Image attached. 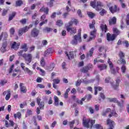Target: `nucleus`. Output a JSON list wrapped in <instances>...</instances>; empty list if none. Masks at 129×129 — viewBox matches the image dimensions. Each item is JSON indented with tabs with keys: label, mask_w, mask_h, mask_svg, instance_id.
Wrapping results in <instances>:
<instances>
[{
	"label": "nucleus",
	"mask_w": 129,
	"mask_h": 129,
	"mask_svg": "<svg viewBox=\"0 0 129 129\" xmlns=\"http://www.w3.org/2000/svg\"><path fill=\"white\" fill-rule=\"evenodd\" d=\"M94 89H95V95H97V90L99 91H101L102 90V88L100 87H94Z\"/></svg>",
	"instance_id": "c85d7f7f"
},
{
	"label": "nucleus",
	"mask_w": 129,
	"mask_h": 129,
	"mask_svg": "<svg viewBox=\"0 0 129 129\" xmlns=\"http://www.w3.org/2000/svg\"><path fill=\"white\" fill-rule=\"evenodd\" d=\"M90 68H92V64H91L86 66V67H83L81 69V72H82L83 73H87V72H88V70H89Z\"/></svg>",
	"instance_id": "1a4fd4ad"
},
{
	"label": "nucleus",
	"mask_w": 129,
	"mask_h": 129,
	"mask_svg": "<svg viewBox=\"0 0 129 129\" xmlns=\"http://www.w3.org/2000/svg\"><path fill=\"white\" fill-rule=\"evenodd\" d=\"M95 128L97 129H103V127L100 125V124H97L95 125Z\"/></svg>",
	"instance_id": "3c124183"
},
{
	"label": "nucleus",
	"mask_w": 129,
	"mask_h": 129,
	"mask_svg": "<svg viewBox=\"0 0 129 129\" xmlns=\"http://www.w3.org/2000/svg\"><path fill=\"white\" fill-rule=\"evenodd\" d=\"M77 14L79 17H80V18H82V13H81V10L80 9H79L78 10Z\"/></svg>",
	"instance_id": "6e6d98bb"
},
{
	"label": "nucleus",
	"mask_w": 129,
	"mask_h": 129,
	"mask_svg": "<svg viewBox=\"0 0 129 129\" xmlns=\"http://www.w3.org/2000/svg\"><path fill=\"white\" fill-rule=\"evenodd\" d=\"M105 50V47L104 46H100L99 48V52H103Z\"/></svg>",
	"instance_id": "864d4df0"
},
{
	"label": "nucleus",
	"mask_w": 129,
	"mask_h": 129,
	"mask_svg": "<svg viewBox=\"0 0 129 129\" xmlns=\"http://www.w3.org/2000/svg\"><path fill=\"white\" fill-rule=\"evenodd\" d=\"M14 67L15 66L14 64L11 66L10 69H9V74H11L13 72V70H14Z\"/></svg>",
	"instance_id": "13d9d810"
},
{
	"label": "nucleus",
	"mask_w": 129,
	"mask_h": 129,
	"mask_svg": "<svg viewBox=\"0 0 129 129\" xmlns=\"http://www.w3.org/2000/svg\"><path fill=\"white\" fill-rule=\"evenodd\" d=\"M106 14V11L104 10V9H103L102 11L100 12V15L101 16H104Z\"/></svg>",
	"instance_id": "8fccbe9b"
},
{
	"label": "nucleus",
	"mask_w": 129,
	"mask_h": 129,
	"mask_svg": "<svg viewBox=\"0 0 129 129\" xmlns=\"http://www.w3.org/2000/svg\"><path fill=\"white\" fill-rule=\"evenodd\" d=\"M55 67V64H54V63H52L50 67H48L47 69L48 70V71H52V70H53V69H54Z\"/></svg>",
	"instance_id": "f704fd0d"
},
{
	"label": "nucleus",
	"mask_w": 129,
	"mask_h": 129,
	"mask_svg": "<svg viewBox=\"0 0 129 129\" xmlns=\"http://www.w3.org/2000/svg\"><path fill=\"white\" fill-rule=\"evenodd\" d=\"M96 29H94V31H91L90 32V41L91 40H93V39H95V37H96Z\"/></svg>",
	"instance_id": "f8f14e48"
},
{
	"label": "nucleus",
	"mask_w": 129,
	"mask_h": 129,
	"mask_svg": "<svg viewBox=\"0 0 129 129\" xmlns=\"http://www.w3.org/2000/svg\"><path fill=\"white\" fill-rule=\"evenodd\" d=\"M109 10L110 12L112 14H114V13H117V12H119V8H117V6L116 5H114L112 6H110V3L107 5Z\"/></svg>",
	"instance_id": "39448f33"
},
{
	"label": "nucleus",
	"mask_w": 129,
	"mask_h": 129,
	"mask_svg": "<svg viewBox=\"0 0 129 129\" xmlns=\"http://www.w3.org/2000/svg\"><path fill=\"white\" fill-rule=\"evenodd\" d=\"M8 94L5 97L6 100H9L11 98V91L10 90L7 91Z\"/></svg>",
	"instance_id": "2f4dec72"
},
{
	"label": "nucleus",
	"mask_w": 129,
	"mask_h": 129,
	"mask_svg": "<svg viewBox=\"0 0 129 129\" xmlns=\"http://www.w3.org/2000/svg\"><path fill=\"white\" fill-rule=\"evenodd\" d=\"M100 28L102 31V32H104V33H106V31H107V26H106L105 25L101 24Z\"/></svg>",
	"instance_id": "5701e85b"
},
{
	"label": "nucleus",
	"mask_w": 129,
	"mask_h": 129,
	"mask_svg": "<svg viewBox=\"0 0 129 129\" xmlns=\"http://www.w3.org/2000/svg\"><path fill=\"white\" fill-rule=\"evenodd\" d=\"M42 44L43 45V46H46V45L48 44V41H47L46 40H43L42 41Z\"/></svg>",
	"instance_id": "69168bd1"
},
{
	"label": "nucleus",
	"mask_w": 129,
	"mask_h": 129,
	"mask_svg": "<svg viewBox=\"0 0 129 129\" xmlns=\"http://www.w3.org/2000/svg\"><path fill=\"white\" fill-rule=\"evenodd\" d=\"M126 25H127V26H129V13L127 15V18H126Z\"/></svg>",
	"instance_id": "338daca9"
},
{
	"label": "nucleus",
	"mask_w": 129,
	"mask_h": 129,
	"mask_svg": "<svg viewBox=\"0 0 129 129\" xmlns=\"http://www.w3.org/2000/svg\"><path fill=\"white\" fill-rule=\"evenodd\" d=\"M53 52V50H52V48H48L45 51L44 53V57H47L49 54H51Z\"/></svg>",
	"instance_id": "6ab92c4d"
},
{
	"label": "nucleus",
	"mask_w": 129,
	"mask_h": 129,
	"mask_svg": "<svg viewBox=\"0 0 129 129\" xmlns=\"http://www.w3.org/2000/svg\"><path fill=\"white\" fill-rule=\"evenodd\" d=\"M30 115H32V110L30 109H27V111L25 115V117H29V116H30Z\"/></svg>",
	"instance_id": "72a5a7b5"
},
{
	"label": "nucleus",
	"mask_w": 129,
	"mask_h": 129,
	"mask_svg": "<svg viewBox=\"0 0 129 129\" xmlns=\"http://www.w3.org/2000/svg\"><path fill=\"white\" fill-rule=\"evenodd\" d=\"M111 70V73L112 74H115L116 73V71L115 69H113V67L110 68Z\"/></svg>",
	"instance_id": "603ef678"
},
{
	"label": "nucleus",
	"mask_w": 129,
	"mask_h": 129,
	"mask_svg": "<svg viewBox=\"0 0 129 129\" xmlns=\"http://www.w3.org/2000/svg\"><path fill=\"white\" fill-rule=\"evenodd\" d=\"M78 42L81 43L82 40L81 39V29H79L78 35H75L74 36L73 39L71 41V44L76 46L78 44Z\"/></svg>",
	"instance_id": "f257e3e1"
},
{
	"label": "nucleus",
	"mask_w": 129,
	"mask_h": 129,
	"mask_svg": "<svg viewBox=\"0 0 129 129\" xmlns=\"http://www.w3.org/2000/svg\"><path fill=\"white\" fill-rule=\"evenodd\" d=\"M8 46V41H5L3 43V45H2V47H4V48H6Z\"/></svg>",
	"instance_id": "680f3d73"
},
{
	"label": "nucleus",
	"mask_w": 129,
	"mask_h": 129,
	"mask_svg": "<svg viewBox=\"0 0 129 129\" xmlns=\"http://www.w3.org/2000/svg\"><path fill=\"white\" fill-rule=\"evenodd\" d=\"M63 25V21L60 20H57L56 21V26H58V27H61Z\"/></svg>",
	"instance_id": "58836bf2"
},
{
	"label": "nucleus",
	"mask_w": 129,
	"mask_h": 129,
	"mask_svg": "<svg viewBox=\"0 0 129 129\" xmlns=\"http://www.w3.org/2000/svg\"><path fill=\"white\" fill-rule=\"evenodd\" d=\"M21 115H22V114L21 113V112H18L16 114H14V117H15V118H16L17 117H18V118H20L21 117Z\"/></svg>",
	"instance_id": "79ce46f5"
},
{
	"label": "nucleus",
	"mask_w": 129,
	"mask_h": 129,
	"mask_svg": "<svg viewBox=\"0 0 129 129\" xmlns=\"http://www.w3.org/2000/svg\"><path fill=\"white\" fill-rule=\"evenodd\" d=\"M16 16V12H13L11 14L9 15V18L8 21H12L14 19V17Z\"/></svg>",
	"instance_id": "cd10ccee"
},
{
	"label": "nucleus",
	"mask_w": 129,
	"mask_h": 129,
	"mask_svg": "<svg viewBox=\"0 0 129 129\" xmlns=\"http://www.w3.org/2000/svg\"><path fill=\"white\" fill-rule=\"evenodd\" d=\"M24 84L21 83L20 84V91L23 93H26L27 92V89H26V87L23 86Z\"/></svg>",
	"instance_id": "4468645a"
},
{
	"label": "nucleus",
	"mask_w": 129,
	"mask_h": 129,
	"mask_svg": "<svg viewBox=\"0 0 129 129\" xmlns=\"http://www.w3.org/2000/svg\"><path fill=\"white\" fill-rule=\"evenodd\" d=\"M113 31L114 33V35H115L116 37L117 35H119V31L117 29V28H113Z\"/></svg>",
	"instance_id": "7c9ffc66"
},
{
	"label": "nucleus",
	"mask_w": 129,
	"mask_h": 129,
	"mask_svg": "<svg viewBox=\"0 0 129 129\" xmlns=\"http://www.w3.org/2000/svg\"><path fill=\"white\" fill-rule=\"evenodd\" d=\"M39 12H43L45 15H48L49 14V8L48 7H42L40 10Z\"/></svg>",
	"instance_id": "ddd939ff"
},
{
	"label": "nucleus",
	"mask_w": 129,
	"mask_h": 129,
	"mask_svg": "<svg viewBox=\"0 0 129 129\" xmlns=\"http://www.w3.org/2000/svg\"><path fill=\"white\" fill-rule=\"evenodd\" d=\"M40 33V31L36 28H34L31 30V35L33 38H37Z\"/></svg>",
	"instance_id": "423d86ee"
},
{
	"label": "nucleus",
	"mask_w": 129,
	"mask_h": 129,
	"mask_svg": "<svg viewBox=\"0 0 129 129\" xmlns=\"http://www.w3.org/2000/svg\"><path fill=\"white\" fill-rule=\"evenodd\" d=\"M93 53H94V48L92 47L91 49H90L89 52L87 53V58H88V57H92Z\"/></svg>",
	"instance_id": "412c9836"
},
{
	"label": "nucleus",
	"mask_w": 129,
	"mask_h": 129,
	"mask_svg": "<svg viewBox=\"0 0 129 129\" xmlns=\"http://www.w3.org/2000/svg\"><path fill=\"white\" fill-rule=\"evenodd\" d=\"M115 34H112L111 35V34H110L109 33L107 34V40L109 42L110 41H113L114 39H115Z\"/></svg>",
	"instance_id": "9d476101"
},
{
	"label": "nucleus",
	"mask_w": 129,
	"mask_h": 129,
	"mask_svg": "<svg viewBox=\"0 0 129 129\" xmlns=\"http://www.w3.org/2000/svg\"><path fill=\"white\" fill-rule=\"evenodd\" d=\"M119 57L120 58V59L118 60L117 61V63L118 64H126V61H125V60H124V53L122 52V51H120L119 53Z\"/></svg>",
	"instance_id": "20e7f679"
},
{
	"label": "nucleus",
	"mask_w": 129,
	"mask_h": 129,
	"mask_svg": "<svg viewBox=\"0 0 129 129\" xmlns=\"http://www.w3.org/2000/svg\"><path fill=\"white\" fill-rule=\"evenodd\" d=\"M122 44H125V47L126 48H128L129 46V44H128V41L127 40H124V41L122 42Z\"/></svg>",
	"instance_id": "09e8293b"
},
{
	"label": "nucleus",
	"mask_w": 129,
	"mask_h": 129,
	"mask_svg": "<svg viewBox=\"0 0 129 129\" xmlns=\"http://www.w3.org/2000/svg\"><path fill=\"white\" fill-rule=\"evenodd\" d=\"M115 116L116 117H117V113H116L115 111L113 110V112L111 113V114H109V117H111V116Z\"/></svg>",
	"instance_id": "4c0bfd02"
},
{
	"label": "nucleus",
	"mask_w": 129,
	"mask_h": 129,
	"mask_svg": "<svg viewBox=\"0 0 129 129\" xmlns=\"http://www.w3.org/2000/svg\"><path fill=\"white\" fill-rule=\"evenodd\" d=\"M4 39L5 40V41H7V39H8V37L9 35H8V33H6V32H5L4 33Z\"/></svg>",
	"instance_id": "052dcab7"
},
{
	"label": "nucleus",
	"mask_w": 129,
	"mask_h": 129,
	"mask_svg": "<svg viewBox=\"0 0 129 129\" xmlns=\"http://www.w3.org/2000/svg\"><path fill=\"white\" fill-rule=\"evenodd\" d=\"M24 71L25 73L29 74V75H32L33 74V71L30 70V69H29L28 68H25V69L24 70Z\"/></svg>",
	"instance_id": "a878e982"
},
{
	"label": "nucleus",
	"mask_w": 129,
	"mask_h": 129,
	"mask_svg": "<svg viewBox=\"0 0 129 129\" xmlns=\"http://www.w3.org/2000/svg\"><path fill=\"white\" fill-rule=\"evenodd\" d=\"M53 31V28H50L48 27H44L43 29V33H50V32H52Z\"/></svg>",
	"instance_id": "aec40b11"
},
{
	"label": "nucleus",
	"mask_w": 129,
	"mask_h": 129,
	"mask_svg": "<svg viewBox=\"0 0 129 129\" xmlns=\"http://www.w3.org/2000/svg\"><path fill=\"white\" fill-rule=\"evenodd\" d=\"M69 91H70V88L67 89L64 93V98H68V93H69Z\"/></svg>",
	"instance_id": "ea45409f"
},
{
	"label": "nucleus",
	"mask_w": 129,
	"mask_h": 129,
	"mask_svg": "<svg viewBox=\"0 0 129 129\" xmlns=\"http://www.w3.org/2000/svg\"><path fill=\"white\" fill-rule=\"evenodd\" d=\"M41 98L38 97L37 98H36V102L38 104V105H39V107L40 108V109L42 110V109H44V106L45 105V104L44 103V102L43 101H41Z\"/></svg>",
	"instance_id": "0eeeda50"
},
{
	"label": "nucleus",
	"mask_w": 129,
	"mask_h": 129,
	"mask_svg": "<svg viewBox=\"0 0 129 129\" xmlns=\"http://www.w3.org/2000/svg\"><path fill=\"white\" fill-rule=\"evenodd\" d=\"M50 18L51 19H55V18H56V12L53 13L52 15L50 16Z\"/></svg>",
	"instance_id": "0e129e2a"
},
{
	"label": "nucleus",
	"mask_w": 129,
	"mask_h": 129,
	"mask_svg": "<svg viewBox=\"0 0 129 129\" xmlns=\"http://www.w3.org/2000/svg\"><path fill=\"white\" fill-rule=\"evenodd\" d=\"M16 45H17V42H14L12 45V49H15V50H17V47H16Z\"/></svg>",
	"instance_id": "4d7b16f0"
},
{
	"label": "nucleus",
	"mask_w": 129,
	"mask_h": 129,
	"mask_svg": "<svg viewBox=\"0 0 129 129\" xmlns=\"http://www.w3.org/2000/svg\"><path fill=\"white\" fill-rule=\"evenodd\" d=\"M7 14H8V10L4 9L3 10V12L2 13V15L3 16H6V15H7Z\"/></svg>",
	"instance_id": "774afa93"
},
{
	"label": "nucleus",
	"mask_w": 129,
	"mask_h": 129,
	"mask_svg": "<svg viewBox=\"0 0 129 129\" xmlns=\"http://www.w3.org/2000/svg\"><path fill=\"white\" fill-rule=\"evenodd\" d=\"M94 80H86V78H85L82 80V82L85 84H89V83H91V82H93Z\"/></svg>",
	"instance_id": "b1692460"
},
{
	"label": "nucleus",
	"mask_w": 129,
	"mask_h": 129,
	"mask_svg": "<svg viewBox=\"0 0 129 129\" xmlns=\"http://www.w3.org/2000/svg\"><path fill=\"white\" fill-rule=\"evenodd\" d=\"M101 6H102L101 2H97L95 9H96V11H98V12H99V11H101L102 9Z\"/></svg>",
	"instance_id": "2eb2a0df"
},
{
	"label": "nucleus",
	"mask_w": 129,
	"mask_h": 129,
	"mask_svg": "<svg viewBox=\"0 0 129 129\" xmlns=\"http://www.w3.org/2000/svg\"><path fill=\"white\" fill-rule=\"evenodd\" d=\"M67 56H68V58L69 60L70 59H73L74 58V52H70L69 54L68 53H66Z\"/></svg>",
	"instance_id": "4be33fe9"
},
{
	"label": "nucleus",
	"mask_w": 129,
	"mask_h": 129,
	"mask_svg": "<svg viewBox=\"0 0 129 129\" xmlns=\"http://www.w3.org/2000/svg\"><path fill=\"white\" fill-rule=\"evenodd\" d=\"M108 100L109 102H114L115 103H117V102H118V101L116 98H108Z\"/></svg>",
	"instance_id": "393cba45"
},
{
	"label": "nucleus",
	"mask_w": 129,
	"mask_h": 129,
	"mask_svg": "<svg viewBox=\"0 0 129 129\" xmlns=\"http://www.w3.org/2000/svg\"><path fill=\"white\" fill-rule=\"evenodd\" d=\"M74 123H75V120H73L71 122H70L69 123V124L71 128H73V127L74 126Z\"/></svg>",
	"instance_id": "a19ab883"
},
{
	"label": "nucleus",
	"mask_w": 129,
	"mask_h": 129,
	"mask_svg": "<svg viewBox=\"0 0 129 129\" xmlns=\"http://www.w3.org/2000/svg\"><path fill=\"white\" fill-rule=\"evenodd\" d=\"M46 63H45V59L44 58H42L40 61V65L42 67H44Z\"/></svg>",
	"instance_id": "c03bdc74"
},
{
	"label": "nucleus",
	"mask_w": 129,
	"mask_h": 129,
	"mask_svg": "<svg viewBox=\"0 0 129 129\" xmlns=\"http://www.w3.org/2000/svg\"><path fill=\"white\" fill-rule=\"evenodd\" d=\"M52 81L55 84H59L60 83V80L59 79H53Z\"/></svg>",
	"instance_id": "de8ad7c7"
},
{
	"label": "nucleus",
	"mask_w": 129,
	"mask_h": 129,
	"mask_svg": "<svg viewBox=\"0 0 129 129\" xmlns=\"http://www.w3.org/2000/svg\"><path fill=\"white\" fill-rule=\"evenodd\" d=\"M98 68L100 70V71H102V70H104V69H106L107 68V66L106 64H101L98 65Z\"/></svg>",
	"instance_id": "a211bd4d"
},
{
	"label": "nucleus",
	"mask_w": 129,
	"mask_h": 129,
	"mask_svg": "<svg viewBox=\"0 0 129 129\" xmlns=\"http://www.w3.org/2000/svg\"><path fill=\"white\" fill-rule=\"evenodd\" d=\"M82 82V81L78 80L76 83V86H77V87L78 86H80V85H81Z\"/></svg>",
	"instance_id": "49530a36"
},
{
	"label": "nucleus",
	"mask_w": 129,
	"mask_h": 129,
	"mask_svg": "<svg viewBox=\"0 0 129 129\" xmlns=\"http://www.w3.org/2000/svg\"><path fill=\"white\" fill-rule=\"evenodd\" d=\"M67 30L68 32H71V34H76V28H71L69 26L67 27Z\"/></svg>",
	"instance_id": "9b49d317"
},
{
	"label": "nucleus",
	"mask_w": 129,
	"mask_h": 129,
	"mask_svg": "<svg viewBox=\"0 0 129 129\" xmlns=\"http://www.w3.org/2000/svg\"><path fill=\"white\" fill-rule=\"evenodd\" d=\"M54 105L55 106H59V99L58 97L55 96L54 97Z\"/></svg>",
	"instance_id": "bb28decb"
},
{
	"label": "nucleus",
	"mask_w": 129,
	"mask_h": 129,
	"mask_svg": "<svg viewBox=\"0 0 129 129\" xmlns=\"http://www.w3.org/2000/svg\"><path fill=\"white\" fill-rule=\"evenodd\" d=\"M87 15L89 18L91 19H93L95 16V14L91 12H88L87 13Z\"/></svg>",
	"instance_id": "c756f323"
},
{
	"label": "nucleus",
	"mask_w": 129,
	"mask_h": 129,
	"mask_svg": "<svg viewBox=\"0 0 129 129\" xmlns=\"http://www.w3.org/2000/svg\"><path fill=\"white\" fill-rule=\"evenodd\" d=\"M21 48V49H23L24 52H27V51H28V47L27 46V44H26L22 45Z\"/></svg>",
	"instance_id": "e433bc0d"
},
{
	"label": "nucleus",
	"mask_w": 129,
	"mask_h": 129,
	"mask_svg": "<svg viewBox=\"0 0 129 129\" xmlns=\"http://www.w3.org/2000/svg\"><path fill=\"white\" fill-rule=\"evenodd\" d=\"M20 23H21V24H23V25H25V24L27 23V20H26V19H22L20 20Z\"/></svg>",
	"instance_id": "bf43d9fd"
},
{
	"label": "nucleus",
	"mask_w": 129,
	"mask_h": 129,
	"mask_svg": "<svg viewBox=\"0 0 129 129\" xmlns=\"http://www.w3.org/2000/svg\"><path fill=\"white\" fill-rule=\"evenodd\" d=\"M22 57L24 59V61H25V63L27 65H29L30 63L32 62V59H33V55L31 53H24L22 55Z\"/></svg>",
	"instance_id": "7ed1b4c3"
},
{
	"label": "nucleus",
	"mask_w": 129,
	"mask_h": 129,
	"mask_svg": "<svg viewBox=\"0 0 129 129\" xmlns=\"http://www.w3.org/2000/svg\"><path fill=\"white\" fill-rule=\"evenodd\" d=\"M8 83V81L7 80H1L0 81V85L1 86H4L6 83Z\"/></svg>",
	"instance_id": "a18cd8bd"
},
{
	"label": "nucleus",
	"mask_w": 129,
	"mask_h": 129,
	"mask_svg": "<svg viewBox=\"0 0 129 129\" xmlns=\"http://www.w3.org/2000/svg\"><path fill=\"white\" fill-rule=\"evenodd\" d=\"M22 4H23V2H22V0H19L16 2V6L17 7H21Z\"/></svg>",
	"instance_id": "37998d69"
},
{
	"label": "nucleus",
	"mask_w": 129,
	"mask_h": 129,
	"mask_svg": "<svg viewBox=\"0 0 129 129\" xmlns=\"http://www.w3.org/2000/svg\"><path fill=\"white\" fill-rule=\"evenodd\" d=\"M83 123L85 127L87 128H91L93 126V124L95 123V120H89V119H86L85 117L83 118Z\"/></svg>",
	"instance_id": "f03ea898"
},
{
	"label": "nucleus",
	"mask_w": 129,
	"mask_h": 129,
	"mask_svg": "<svg viewBox=\"0 0 129 129\" xmlns=\"http://www.w3.org/2000/svg\"><path fill=\"white\" fill-rule=\"evenodd\" d=\"M90 5L94 9H95L96 7V4H95V2H91L90 3Z\"/></svg>",
	"instance_id": "5fc2aeb1"
},
{
	"label": "nucleus",
	"mask_w": 129,
	"mask_h": 129,
	"mask_svg": "<svg viewBox=\"0 0 129 129\" xmlns=\"http://www.w3.org/2000/svg\"><path fill=\"white\" fill-rule=\"evenodd\" d=\"M121 70L122 73H125V71L126 70V67L125 66V64H123L121 68Z\"/></svg>",
	"instance_id": "c9c22d12"
},
{
	"label": "nucleus",
	"mask_w": 129,
	"mask_h": 129,
	"mask_svg": "<svg viewBox=\"0 0 129 129\" xmlns=\"http://www.w3.org/2000/svg\"><path fill=\"white\" fill-rule=\"evenodd\" d=\"M118 1L121 5V8H122V9H125V7H126V6L125 5V3H124V1L118 0Z\"/></svg>",
	"instance_id": "473e14b6"
},
{
	"label": "nucleus",
	"mask_w": 129,
	"mask_h": 129,
	"mask_svg": "<svg viewBox=\"0 0 129 129\" xmlns=\"http://www.w3.org/2000/svg\"><path fill=\"white\" fill-rule=\"evenodd\" d=\"M109 25H115L116 24V18L113 17V18H110L109 21Z\"/></svg>",
	"instance_id": "dca6fc26"
},
{
	"label": "nucleus",
	"mask_w": 129,
	"mask_h": 129,
	"mask_svg": "<svg viewBox=\"0 0 129 129\" xmlns=\"http://www.w3.org/2000/svg\"><path fill=\"white\" fill-rule=\"evenodd\" d=\"M28 30H29V28H28V26H26L25 27L20 28V29H19L18 32L19 36L23 35V34L28 32Z\"/></svg>",
	"instance_id": "6e6552de"
},
{
	"label": "nucleus",
	"mask_w": 129,
	"mask_h": 129,
	"mask_svg": "<svg viewBox=\"0 0 129 129\" xmlns=\"http://www.w3.org/2000/svg\"><path fill=\"white\" fill-rule=\"evenodd\" d=\"M119 82H120V81L119 80H117L116 81V84L112 83L111 85H112V88L114 89H117V88L119 86Z\"/></svg>",
	"instance_id": "f3484780"
},
{
	"label": "nucleus",
	"mask_w": 129,
	"mask_h": 129,
	"mask_svg": "<svg viewBox=\"0 0 129 129\" xmlns=\"http://www.w3.org/2000/svg\"><path fill=\"white\" fill-rule=\"evenodd\" d=\"M10 31L11 35H14V34H15V29L14 28H11Z\"/></svg>",
	"instance_id": "e2e57ef3"
}]
</instances>
